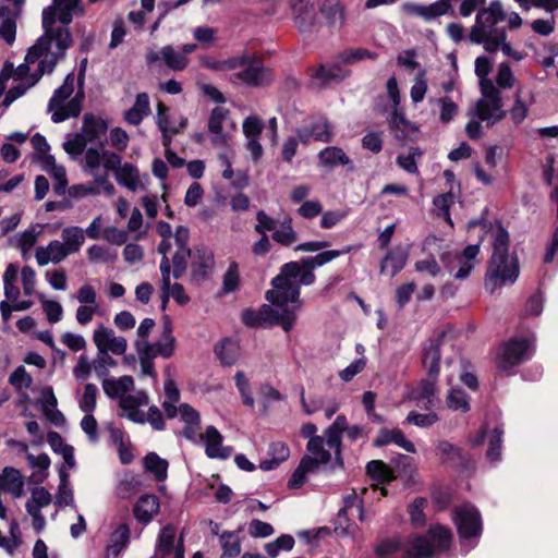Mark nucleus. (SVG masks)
Masks as SVG:
<instances>
[{
  "label": "nucleus",
  "mask_w": 558,
  "mask_h": 558,
  "mask_svg": "<svg viewBox=\"0 0 558 558\" xmlns=\"http://www.w3.org/2000/svg\"><path fill=\"white\" fill-rule=\"evenodd\" d=\"M82 13L81 0H52V3L43 10V28L45 32L37 39L44 41L40 50L58 60H62L73 43L68 26L73 21L74 15Z\"/></svg>",
  "instance_id": "nucleus-1"
},
{
  "label": "nucleus",
  "mask_w": 558,
  "mask_h": 558,
  "mask_svg": "<svg viewBox=\"0 0 558 558\" xmlns=\"http://www.w3.org/2000/svg\"><path fill=\"white\" fill-rule=\"evenodd\" d=\"M451 533L441 525L430 526L426 535H412L401 544L397 539L381 542L376 548V558H430L447 550Z\"/></svg>",
  "instance_id": "nucleus-2"
},
{
  "label": "nucleus",
  "mask_w": 558,
  "mask_h": 558,
  "mask_svg": "<svg viewBox=\"0 0 558 558\" xmlns=\"http://www.w3.org/2000/svg\"><path fill=\"white\" fill-rule=\"evenodd\" d=\"M351 246H347L343 250L324 251L312 257H303L300 262L287 263L275 277V282L288 292L292 304H298V307H301L300 289L302 286H311L315 282L314 269L351 252Z\"/></svg>",
  "instance_id": "nucleus-3"
},
{
  "label": "nucleus",
  "mask_w": 558,
  "mask_h": 558,
  "mask_svg": "<svg viewBox=\"0 0 558 558\" xmlns=\"http://www.w3.org/2000/svg\"><path fill=\"white\" fill-rule=\"evenodd\" d=\"M272 289L266 292V299L270 304H265L258 312L245 310L242 312V322L250 327L263 324L280 325L286 332H289L296 322L298 304H292L288 292L278 287L275 278L271 280Z\"/></svg>",
  "instance_id": "nucleus-4"
},
{
  "label": "nucleus",
  "mask_w": 558,
  "mask_h": 558,
  "mask_svg": "<svg viewBox=\"0 0 558 558\" xmlns=\"http://www.w3.org/2000/svg\"><path fill=\"white\" fill-rule=\"evenodd\" d=\"M43 40L36 43L28 49L24 62L15 72V80L19 84L10 88L4 96L2 105L8 108L14 100L23 96L27 89L33 87L44 74L52 73L60 60L40 50Z\"/></svg>",
  "instance_id": "nucleus-5"
},
{
  "label": "nucleus",
  "mask_w": 558,
  "mask_h": 558,
  "mask_svg": "<svg viewBox=\"0 0 558 558\" xmlns=\"http://www.w3.org/2000/svg\"><path fill=\"white\" fill-rule=\"evenodd\" d=\"M493 254L485 276V288L493 293L497 288L512 284L519 277L518 258L510 256L509 234L499 227L493 235Z\"/></svg>",
  "instance_id": "nucleus-6"
},
{
  "label": "nucleus",
  "mask_w": 558,
  "mask_h": 558,
  "mask_svg": "<svg viewBox=\"0 0 558 558\" xmlns=\"http://www.w3.org/2000/svg\"><path fill=\"white\" fill-rule=\"evenodd\" d=\"M481 94L482 97L469 111L471 120L465 126V132L471 140L482 137L481 122H485L487 126H493L506 116L501 93L493 81L484 82Z\"/></svg>",
  "instance_id": "nucleus-7"
},
{
  "label": "nucleus",
  "mask_w": 558,
  "mask_h": 558,
  "mask_svg": "<svg viewBox=\"0 0 558 558\" xmlns=\"http://www.w3.org/2000/svg\"><path fill=\"white\" fill-rule=\"evenodd\" d=\"M240 59L236 70L230 74L229 81L233 85H244L247 87H266L275 81L274 71L266 66L260 57L243 51L234 56Z\"/></svg>",
  "instance_id": "nucleus-8"
},
{
  "label": "nucleus",
  "mask_w": 558,
  "mask_h": 558,
  "mask_svg": "<svg viewBox=\"0 0 558 558\" xmlns=\"http://www.w3.org/2000/svg\"><path fill=\"white\" fill-rule=\"evenodd\" d=\"M386 90L390 102L384 107V112L387 114L386 120L390 132L398 140H413L418 128L405 118L404 110L400 105V90L395 76L388 78Z\"/></svg>",
  "instance_id": "nucleus-9"
},
{
  "label": "nucleus",
  "mask_w": 558,
  "mask_h": 558,
  "mask_svg": "<svg viewBox=\"0 0 558 558\" xmlns=\"http://www.w3.org/2000/svg\"><path fill=\"white\" fill-rule=\"evenodd\" d=\"M74 92V74L66 75L63 84L53 92L48 104V111L51 112V120L54 123L65 121L71 117H77L82 110L83 95H75L69 99Z\"/></svg>",
  "instance_id": "nucleus-10"
},
{
  "label": "nucleus",
  "mask_w": 558,
  "mask_h": 558,
  "mask_svg": "<svg viewBox=\"0 0 558 558\" xmlns=\"http://www.w3.org/2000/svg\"><path fill=\"white\" fill-rule=\"evenodd\" d=\"M534 352L533 342L525 338H511L504 342L497 353L498 368L509 374L512 368L532 357Z\"/></svg>",
  "instance_id": "nucleus-11"
},
{
  "label": "nucleus",
  "mask_w": 558,
  "mask_h": 558,
  "mask_svg": "<svg viewBox=\"0 0 558 558\" xmlns=\"http://www.w3.org/2000/svg\"><path fill=\"white\" fill-rule=\"evenodd\" d=\"M480 245H468L461 253L445 252L440 255L444 267L458 280L466 279L477 263Z\"/></svg>",
  "instance_id": "nucleus-12"
},
{
  "label": "nucleus",
  "mask_w": 558,
  "mask_h": 558,
  "mask_svg": "<svg viewBox=\"0 0 558 558\" xmlns=\"http://www.w3.org/2000/svg\"><path fill=\"white\" fill-rule=\"evenodd\" d=\"M453 521L462 539L477 537L482 533V518L477 508L463 504L453 510Z\"/></svg>",
  "instance_id": "nucleus-13"
},
{
  "label": "nucleus",
  "mask_w": 558,
  "mask_h": 558,
  "mask_svg": "<svg viewBox=\"0 0 558 558\" xmlns=\"http://www.w3.org/2000/svg\"><path fill=\"white\" fill-rule=\"evenodd\" d=\"M183 534L177 537L173 525L163 526L157 537L154 556L151 558H184Z\"/></svg>",
  "instance_id": "nucleus-14"
},
{
  "label": "nucleus",
  "mask_w": 558,
  "mask_h": 558,
  "mask_svg": "<svg viewBox=\"0 0 558 558\" xmlns=\"http://www.w3.org/2000/svg\"><path fill=\"white\" fill-rule=\"evenodd\" d=\"M504 20L505 13L501 3L498 0L492 1L488 8L478 11L475 24L469 35L471 43L481 41L482 37H480V34H483V32L500 31L495 26Z\"/></svg>",
  "instance_id": "nucleus-15"
},
{
  "label": "nucleus",
  "mask_w": 558,
  "mask_h": 558,
  "mask_svg": "<svg viewBox=\"0 0 558 558\" xmlns=\"http://www.w3.org/2000/svg\"><path fill=\"white\" fill-rule=\"evenodd\" d=\"M93 341L97 351H104L114 355H124L128 349V340L118 336L116 331L104 325H99L93 332Z\"/></svg>",
  "instance_id": "nucleus-16"
},
{
  "label": "nucleus",
  "mask_w": 558,
  "mask_h": 558,
  "mask_svg": "<svg viewBox=\"0 0 558 558\" xmlns=\"http://www.w3.org/2000/svg\"><path fill=\"white\" fill-rule=\"evenodd\" d=\"M145 58L146 62L150 65L162 63L173 71H183L190 62L184 53L171 45L163 46L159 50L150 49L146 52Z\"/></svg>",
  "instance_id": "nucleus-17"
},
{
  "label": "nucleus",
  "mask_w": 558,
  "mask_h": 558,
  "mask_svg": "<svg viewBox=\"0 0 558 558\" xmlns=\"http://www.w3.org/2000/svg\"><path fill=\"white\" fill-rule=\"evenodd\" d=\"M401 10L408 15L422 17L426 22H429L441 15L454 14L452 4H449L448 0H438L429 5L404 2L401 5Z\"/></svg>",
  "instance_id": "nucleus-18"
},
{
  "label": "nucleus",
  "mask_w": 558,
  "mask_h": 558,
  "mask_svg": "<svg viewBox=\"0 0 558 558\" xmlns=\"http://www.w3.org/2000/svg\"><path fill=\"white\" fill-rule=\"evenodd\" d=\"M121 163V157L110 150L98 149L90 147L85 153V171L90 175H95V172H99L100 166L108 171L114 169Z\"/></svg>",
  "instance_id": "nucleus-19"
},
{
  "label": "nucleus",
  "mask_w": 558,
  "mask_h": 558,
  "mask_svg": "<svg viewBox=\"0 0 558 558\" xmlns=\"http://www.w3.org/2000/svg\"><path fill=\"white\" fill-rule=\"evenodd\" d=\"M438 377L427 376L420 381L416 388L412 389L408 398L421 409L430 410L439 401L437 398Z\"/></svg>",
  "instance_id": "nucleus-20"
},
{
  "label": "nucleus",
  "mask_w": 558,
  "mask_h": 558,
  "mask_svg": "<svg viewBox=\"0 0 558 558\" xmlns=\"http://www.w3.org/2000/svg\"><path fill=\"white\" fill-rule=\"evenodd\" d=\"M223 437L219 430L209 425L206 427L201 444L205 447V453L209 459L227 460L232 454V447L223 446Z\"/></svg>",
  "instance_id": "nucleus-21"
},
{
  "label": "nucleus",
  "mask_w": 558,
  "mask_h": 558,
  "mask_svg": "<svg viewBox=\"0 0 558 558\" xmlns=\"http://www.w3.org/2000/svg\"><path fill=\"white\" fill-rule=\"evenodd\" d=\"M148 403L149 397L142 390L128 393L119 400V405L124 411V416L137 424H145V413L140 408L146 407Z\"/></svg>",
  "instance_id": "nucleus-22"
},
{
  "label": "nucleus",
  "mask_w": 558,
  "mask_h": 558,
  "mask_svg": "<svg viewBox=\"0 0 558 558\" xmlns=\"http://www.w3.org/2000/svg\"><path fill=\"white\" fill-rule=\"evenodd\" d=\"M295 25L301 32L311 28L316 20L312 0H288Z\"/></svg>",
  "instance_id": "nucleus-23"
},
{
  "label": "nucleus",
  "mask_w": 558,
  "mask_h": 558,
  "mask_svg": "<svg viewBox=\"0 0 558 558\" xmlns=\"http://www.w3.org/2000/svg\"><path fill=\"white\" fill-rule=\"evenodd\" d=\"M159 498L154 494H145L133 507L134 518L143 525L148 524L159 512Z\"/></svg>",
  "instance_id": "nucleus-24"
},
{
  "label": "nucleus",
  "mask_w": 558,
  "mask_h": 558,
  "mask_svg": "<svg viewBox=\"0 0 558 558\" xmlns=\"http://www.w3.org/2000/svg\"><path fill=\"white\" fill-rule=\"evenodd\" d=\"M110 171H113L118 184L126 187L129 191L136 192L144 190L140 171L133 163L121 162L114 169H110Z\"/></svg>",
  "instance_id": "nucleus-25"
},
{
  "label": "nucleus",
  "mask_w": 558,
  "mask_h": 558,
  "mask_svg": "<svg viewBox=\"0 0 558 558\" xmlns=\"http://www.w3.org/2000/svg\"><path fill=\"white\" fill-rule=\"evenodd\" d=\"M70 255L65 245L58 240L50 241L47 246H38L35 253L36 262L39 266H45L49 263L59 264Z\"/></svg>",
  "instance_id": "nucleus-26"
},
{
  "label": "nucleus",
  "mask_w": 558,
  "mask_h": 558,
  "mask_svg": "<svg viewBox=\"0 0 558 558\" xmlns=\"http://www.w3.org/2000/svg\"><path fill=\"white\" fill-rule=\"evenodd\" d=\"M347 428V417L338 415L333 423L324 432V441L330 450H333L336 460L341 462L342 433Z\"/></svg>",
  "instance_id": "nucleus-27"
},
{
  "label": "nucleus",
  "mask_w": 558,
  "mask_h": 558,
  "mask_svg": "<svg viewBox=\"0 0 558 558\" xmlns=\"http://www.w3.org/2000/svg\"><path fill=\"white\" fill-rule=\"evenodd\" d=\"M373 444L375 447H384L389 444H395L407 452L414 453L416 451L414 444L407 439L402 430L398 428L380 429Z\"/></svg>",
  "instance_id": "nucleus-28"
},
{
  "label": "nucleus",
  "mask_w": 558,
  "mask_h": 558,
  "mask_svg": "<svg viewBox=\"0 0 558 558\" xmlns=\"http://www.w3.org/2000/svg\"><path fill=\"white\" fill-rule=\"evenodd\" d=\"M228 117V110L222 107H215L209 116L208 131L211 134V143L217 147L226 146L228 137L222 131L223 122Z\"/></svg>",
  "instance_id": "nucleus-29"
},
{
  "label": "nucleus",
  "mask_w": 558,
  "mask_h": 558,
  "mask_svg": "<svg viewBox=\"0 0 558 558\" xmlns=\"http://www.w3.org/2000/svg\"><path fill=\"white\" fill-rule=\"evenodd\" d=\"M0 487L3 492L11 494L13 498H20L24 493V480L21 472L12 466L3 468L0 472Z\"/></svg>",
  "instance_id": "nucleus-30"
},
{
  "label": "nucleus",
  "mask_w": 558,
  "mask_h": 558,
  "mask_svg": "<svg viewBox=\"0 0 558 558\" xmlns=\"http://www.w3.org/2000/svg\"><path fill=\"white\" fill-rule=\"evenodd\" d=\"M408 252L402 246L389 250L380 263V272L395 277L405 266Z\"/></svg>",
  "instance_id": "nucleus-31"
},
{
  "label": "nucleus",
  "mask_w": 558,
  "mask_h": 558,
  "mask_svg": "<svg viewBox=\"0 0 558 558\" xmlns=\"http://www.w3.org/2000/svg\"><path fill=\"white\" fill-rule=\"evenodd\" d=\"M337 61L335 64L320 65L314 74H312V85L322 88L335 81H341L348 72L344 71Z\"/></svg>",
  "instance_id": "nucleus-32"
},
{
  "label": "nucleus",
  "mask_w": 558,
  "mask_h": 558,
  "mask_svg": "<svg viewBox=\"0 0 558 558\" xmlns=\"http://www.w3.org/2000/svg\"><path fill=\"white\" fill-rule=\"evenodd\" d=\"M214 266V255L206 247H198L192 255V276L194 279H204Z\"/></svg>",
  "instance_id": "nucleus-33"
},
{
  "label": "nucleus",
  "mask_w": 558,
  "mask_h": 558,
  "mask_svg": "<svg viewBox=\"0 0 558 558\" xmlns=\"http://www.w3.org/2000/svg\"><path fill=\"white\" fill-rule=\"evenodd\" d=\"M442 336L429 341L424 348L422 363L427 369V376L438 377L440 362V344Z\"/></svg>",
  "instance_id": "nucleus-34"
},
{
  "label": "nucleus",
  "mask_w": 558,
  "mask_h": 558,
  "mask_svg": "<svg viewBox=\"0 0 558 558\" xmlns=\"http://www.w3.org/2000/svg\"><path fill=\"white\" fill-rule=\"evenodd\" d=\"M319 165L327 169H332L338 166H350L351 159L344 150L338 146H328L322 149L317 155Z\"/></svg>",
  "instance_id": "nucleus-35"
},
{
  "label": "nucleus",
  "mask_w": 558,
  "mask_h": 558,
  "mask_svg": "<svg viewBox=\"0 0 558 558\" xmlns=\"http://www.w3.org/2000/svg\"><path fill=\"white\" fill-rule=\"evenodd\" d=\"M129 542L130 527L126 523H121L110 535V539L106 548L107 558H117L128 546Z\"/></svg>",
  "instance_id": "nucleus-36"
},
{
  "label": "nucleus",
  "mask_w": 558,
  "mask_h": 558,
  "mask_svg": "<svg viewBox=\"0 0 558 558\" xmlns=\"http://www.w3.org/2000/svg\"><path fill=\"white\" fill-rule=\"evenodd\" d=\"M168 108L159 102L157 106V125L161 132H170L171 134H178L182 132L186 124L187 119L180 117L178 121L171 118L168 113Z\"/></svg>",
  "instance_id": "nucleus-37"
},
{
  "label": "nucleus",
  "mask_w": 558,
  "mask_h": 558,
  "mask_svg": "<svg viewBox=\"0 0 558 558\" xmlns=\"http://www.w3.org/2000/svg\"><path fill=\"white\" fill-rule=\"evenodd\" d=\"M268 456L270 458L264 459L259 463L263 471H271L286 461L290 456V449L284 442L275 441L269 445Z\"/></svg>",
  "instance_id": "nucleus-38"
},
{
  "label": "nucleus",
  "mask_w": 558,
  "mask_h": 558,
  "mask_svg": "<svg viewBox=\"0 0 558 558\" xmlns=\"http://www.w3.org/2000/svg\"><path fill=\"white\" fill-rule=\"evenodd\" d=\"M134 381L131 376H121L117 379H104L102 388L105 393L111 399H121L133 388Z\"/></svg>",
  "instance_id": "nucleus-39"
},
{
  "label": "nucleus",
  "mask_w": 558,
  "mask_h": 558,
  "mask_svg": "<svg viewBox=\"0 0 558 558\" xmlns=\"http://www.w3.org/2000/svg\"><path fill=\"white\" fill-rule=\"evenodd\" d=\"M320 13L331 27L342 26L345 22V9L340 0H326L320 7Z\"/></svg>",
  "instance_id": "nucleus-40"
},
{
  "label": "nucleus",
  "mask_w": 558,
  "mask_h": 558,
  "mask_svg": "<svg viewBox=\"0 0 558 558\" xmlns=\"http://www.w3.org/2000/svg\"><path fill=\"white\" fill-rule=\"evenodd\" d=\"M106 123L94 116L86 114L83 119L82 131L78 133L86 143L94 142L106 132Z\"/></svg>",
  "instance_id": "nucleus-41"
},
{
  "label": "nucleus",
  "mask_w": 558,
  "mask_h": 558,
  "mask_svg": "<svg viewBox=\"0 0 558 558\" xmlns=\"http://www.w3.org/2000/svg\"><path fill=\"white\" fill-rule=\"evenodd\" d=\"M61 239L62 244L65 245V248L72 255L81 251L85 243V233L80 227H66L61 232Z\"/></svg>",
  "instance_id": "nucleus-42"
},
{
  "label": "nucleus",
  "mask_w": 558,
  "mask_h": 558,
  "mask_svg": "<svg viewBox=\"0 0 558 558\" xmlns=\"http://www.w3.org/2000/svg\"><path fill=\"white\" fill-rule=\"evenodd\" d=\"M366 471L368 475L377 482L372 485V489L375 492L378 484L389 483L395 478L393 472L390 468L380 460H372L366 464Z\"/></svg>",
  "instance_id": "nucleus-43"
},
{
  "label": "nucleus",
  "mask_w": 558,
  "mask_h": 558,
  "mask_svg": "<svg viewBox=\"0 0 558 558\" xmlns=\"http://www.w3.org/2000/svg\"><path fill=\"white\" fill-rule=\"evenodd\" d=\"M165 395L167 400L162 402V408L168 418H173L178 414L175 403L180 400V390L171 377L165 380Z\"/></svg>",
  "instance_id": "nucleus-44"
},
{
  "label": "nucleus",
  "mask_w": 558,
  "mask_h": 558,
  "mask_svg": "<svg viewBox=\"0 0 558 558\" xmlns=\"http://www.w3.org/2000/svg\"><path fill=\"white\" fill-rule=\"evenodd\" d=\"M324 437H311L307 441L306 449L312 454L308 456L315 462L317 469L322 464H327L331 460V453L324 448Z\"/></svg>",
  "instance_id": "nucleus-45"
},
{
  "label": "nucleus",
  "mask_w": 558,
  "mask_h": 558,
  "mask_svg": "<svg viewBox=\"0 0 558 558\" xmlns=\"http://www.w3.org/2000/svg\"><path fill=\"white\" fill-rule=\"evenodd\" d=\"M315 462L310 459L308 456H304L298 468L292 473L288 487L291 489L300 488L307 480V474L315 471Z\"/></svg>",
  "instance_id": "nucleus-46"
},
{
  "label": "nucleus",
  "mask_w": 558,
  "mask_h": 558,
  "mask_svg": "<svg viewBox=\"0 0 558 558\" xmlns=\"http://www.w3.org/2000/svg\"><path fill=\"white\" fill-rule=\"evenodd\" d=\"M145 469L151 473L156 481L163 482L168 475V462L155 452H149L144 458Z\"/></svg>",
  "instance_id": "nucleus-47"
},
{
  "label": "nucleus",
  "mask_w": 558,
  "mask_h": 558,
  "mask_svg": "<svg viewBox=\"0 0 558 558\" xmlns=\"http://www.w3.org/2000/svg\"><path fill=\"white\" fill-rule=\"evenodd\" d=\"M50 502L51 494L45 487H35L26 501L25 508L27 513H36L49 506Z\"/></svg>",
  "instance_id": "nucleus-48"
},
{
  "label": "nucleus",
  "mask_w": 558,
  "mask_h": 558,
  "mask_svg": "<svg viewBox=\"0 0 558 558\" xmlns=\"http://www.w3.org/2000/svg\"><path fill=\"white\" fill-rule=\"evenodd\" d=\"M272 239L283 246H290L298 241L299 236L292 227L291 219H284L279 226H277L272 233Z\"/></svg>",
  "instance_id": "nucleus-49"
},
{
  "label": "nucleus",
  "mask_w": 558,
  "mask_h": 558,
  "mask_svg": "<svg viewBox=\"0 0 558 558\" xmlns=\"http://www.w3.org/2000/svg\"><path fill=\"white\" fill-rule=\"evenodd\" d=\"M377 54L365 48H350L338 53L337 61L342 64H354L365 59H376Z\"/></svg>",
  "instance_id": "nucleus-50"
},
{
  "label": "nucleus",
  "mask_w": 558,
  "mask_h": 558,
  "mask_svg": "<svg viewBox=\"0 0 558 558\" xmlns=\"http://www.w3.org/2000/svg\"><path fill=\"white\" fill-rule=\"evenodd\" d=\"M220 545L225 558L236 557L241 553L240 538L235 532H223L220 535Z\"/></svg>",
  "instance_id": "nucleus-51"
},
{
  "label": "nucleus",
  "mask_w": 558,
  "mask_h": 558,
  "mask_svg": "<svg viewBox=\"0 0 558 558\" xmlns=\"http://www.w3.org/2000/svg\"><path fill=\"white\" fill-rule=\"evenodd\" d=\"M174 338H165L161 336L160 340L154 343L148 342L149 348L147 349V353L151 354L154 359L157 356L169 359L174 352Z\"/></svg>",
  "instance_id": "nucleus-52"
},
{
  "label": "nucleus",
  "mask_w": 558,
  "mask_h": 558,
  "mask_svg": "<svg viewBox=\"0 0 558 558\" xmlns=\"http://www.w3.org/2000/svg\"><path fill=\"white\" fill-rule=\"evenodd\" d=\"M215 351L221 364L226 366L233 365L238 360V348L231 340L226 339L221 341V343L216 347Z\"/></svg>",
  "instance_id": "nucleus-53"
},
{
  "label": "nucleus",
  "mask_w": 558,
  "mask_h": 558,
  "mask_svg": "<svg viewBox=\"0 0 558 558\" xmlns=\"http://www.w3.org/2000/svg\"><path fill=\"white\" fill-rule=\"evenodd\" d=\"M446 403L452 411H461L463 413L470 411L469 398L461 389H451L447 395Z\"/></svg>",
  "instance_id": "nucleus-54"
},
{
  "label": "nucleus",
  "mask_w": 558,
  "mask_h": 558,
  "mask_svg": "<svg viewBox=\"0 0 558 558\" xmlns=\"http://www.w3.org/2000/svg\"><path fill=\"white\" fill-rule=\"evenodd\" d=\"M116 365L117 361L110 355V353L97 351V355L93 361V368L97 377L102 378V380L106 379L109 368L114 367Z\"/></svg>",
  "instance_id": "nucleus-55"
},
{
  "label": "nucleus",
  "mask_w": 558,
  "mask_h": 558,
  "mask_svg": "<svg viewBox=\"0 0 558 558\" xmlns=\"http://www.w3.org/2000/svg\"><path fill=\"white\" fill-rule=\"evenodd\" d=\"M480 35L482 40L477 44H483L484 49L488 52H495L499 48L501 49V46L506 40L505 31L483 32V34L481 33Z\"/></svg>",
  "instance_id": "nucleus-56"
},
{
  "label": "nucleus",
  "mask_w": 558,
  "mask_h": 558,
  "mask_svg": "<svg viewBox=\"0 0 558 558\" xmlns=\"http://www.w3.org/2000/svg\"><path fill=\"white\" fill-rule=\"evenodd\" d=\"M311 135L315 141L329 143L332 141L333 133L330 123L325 119H319L311 124Z\"/></svg>",
  "instance_id": "nucleus-57"
},
{
  "label": "nucleus",
  "mask_w": 558,
  "mask_h": 558,
  "mask_svg": "<svg viewBox=\"0 0 558 558\" xmlns=\"http://www.w3.org/2000/svg\"><path fill=\"white\" fill-rule=\"evenodd\" d=\"M426 506L427 500L423 497L415 498L414 501L409 506L408 512L410 514V520L415 527H421L425 524L426 519L424 509Z\"/></svg>",
  "instance_id": "nucleus-58"
},
{
  "label": "nucleus",
  "mask_w": 558,
  "mask_h": 558,
  "mask_svg": "<svg viewBox=\"0 0 558 558\" xmlns=\"http://www.w3.org/2000/svg\"><path fill=\"white\" fill-rule=\"evenodd\" d=\"M502 435L504 429L497 426L494 428L493 433L489 436V446L486 452V457L492 462L500 460Z\"/></svg>",
  "instance_id": "nucleus-59"
},
{
  "label": "nucleus",
  "mask_w": 558,
  "mask_h": 558,
  "mask_svg": "<svg viewBox=\"0 0 558 558\" xmlns=\"http://www.w3.org/2000/svg\"><path fill=\"white\" fill-rule=\"evenodd\" d=\"M192 255L193 253L191 252L190 248L177 247V251L172 257V276L174 279H179L183 276V274L186 270L187 259L192 257Z\"/></svg>",
  "instance_id": "nucleus-60"
},
{
  "label": "nucleus",
  "mask_w": 558,
  "mask_h": 558,
  "mask_svg": "<svg viewBox=\"0 0 558 558\" xmlns=\"http://www.w3.org/2000/svg\"><path fill=\"white\" fill-rule=\"evenodd\" d=\"M148 348L149 347L144 343H137L136 352L138 354L141 371H142L143 375L150 376L156 379L157 374H156V371L154 367V362H153L154 357L151 356V354L147 353Z\"/></svg>",
  "instance_id": "nucleus-61"
},
{
  "label": "nucleus",
  "mask_w": 558,
  "mask_h": 558,
  "mask_svg": "<svg viewBox=\"0 0 558 558\" xmlns=\"http://www.w3.org/2000/svg\"><path fill=\"white\" fill-rule=\"evenodd\" d=\"M98 388L94 384H86L84 393L78 400L80 409L85 413H92L96 408Z\"/></svg>",
  "instance_id": "nucleus-62"
},
{
  "label": "nucleus",
  "mask_w": 558,
  "mask_h": 558,
  "mask_svg": "<svg viewBox=\"0 0 558 558\" xmlns=\"http://www.w3.org/2000/svg\"><path fill=\"white\" fill-rule=\"evenodd\" d=\"M9 383L16 391L31 388L33 384L32 376L26 372L24 366H17L9 377Z\"/></svg>",
  "instance_id": "nucleus-63"
},
{
  "label": "nucleus",
  "mask_w": 558,
  "mask_h": 558,
  "mask_svg": "<svg viewBox=\"0 0 558 558\" xmlns=\"http://www.w3.org/2000/svg\"><path fill=\"white\" fill-rule=\"evenodd\" d=\"M43 168L49 172L61 186L66 184V172L62 166L56 163L53 156L48 155L43 158Z\"/></svg>",
  "instance_id": "nucleus-64"
}]
</instances>
